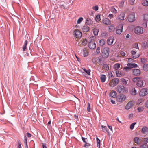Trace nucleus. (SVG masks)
<instances>
[{"instance_id": "obj_1", "label": "nucleus", "mask_w": 148, "mask_h": 148, "mask_svg": "<svg viewBox=\"0 0 148 148\" xmlns=\"http://www.w3.org/2000/svg\"><path fill=\"white\" fill-rule=\"evenodd\" d=\"M132 81L135 83L138 87H141L143 85V82L142 78L140 77H134L132 79Z\"/></svg>"}, {"instance_id": "obj_2", "label": "nucleus", "mask_w": 148, "mask_h": 148, "mask_svg": "<svg viewBox=\"0 0 148 148\" xmlns=\"http://www.w3.org/2000/svg\"><path fill=\"white\" fill-rule=\"evenodd\" d=\"M117 91L119 93L122 92L123 93H127L128 92L127 89L121 85H118L116 88Z\"/></svg>"}, {"instance_id": "obj_3", "label": "nucleus", "mask_w": 148, "mask_h": 148, "mask_svg": "<svg viewBox=\"0 0 148 148\" xmlns=\"http://www.w3.org/2000/svg\"><path fill=\"white\" fill-rule=\"evenodd\" d=\"M110 52L109 48L106 47L104 48L101 53V56L103 58H107Z\"/></svg>"}, {"instance_id": "obj_4", "label": "nucleus", "mask_w": 148, "mask_h": 148, "mask_svg": "<svg viewBox=\"0 0 148 148\" xmlns=\"http://www.w3.org/2000/svg\"><path fill=\"white\" fill-rule=\"evenodd\" d=\"M123 25L122 24H119L116 29V34L119 35L121 34L123 31Z\"/></svg>"}, {"instance_id": "obj_5", "label": "nucleus", "mask_w": 148, "mask_h": 148, "mask_svg": "<svg viewBox=\"0 0 148 148\" xmlns=\"http://www.w3.org/2000/svg\"><path fill=\"white\" fill-rule=\"evenodd\" d=\"M143 28L140 26L136 27L134 29L135 33L137 34H140L143 33Z\"/></svg>"}, {"instance_id": "obj_6", "label": "nucleus", "mask_w": 148, "mask_h": 148, "mask_svg": "<svg viewBox=\"0 0 148 148\" xmlns=\"http://www.w3.org/2000/svg\"><path fill=\"white\" fill-rule=\"evenodd\" d=\"M127 98L126 96L123 94L117 96L116 97V100L119 102H122L125 100Z\"/></svg>"}, {"instance_id": "obj_7", "label": "nucleus", "mask_w": 148, "mask_h": 148, "mask_svg": "<svg viewBox=\"0 0 148 148\" xmlns=\"http://www.w3.org/2000/svg\"><path fill=\"white\" fill-rule=\"evenodd\" d=\"M128 21L130 22L134 21L135 20V14L134 12H132L127 17Z\"/></svg>"}, {"instance_id": "obj_8", "label": "nucleus", "mask_w": 148, "mask_h": 148, "mask_svg": "<svg viewBox=\"0 0 148 148\" xmlns=\"http://www.w3.org/2000/svg\"><path fill=\"white\" fill-rule=\"evenodd\" d=\"M73 33L74 36L77 38H80L82 36V33L78 29H75Z\"/></svg>"}, {"instance_id": "obj_9", "label": "nucleus", "mask_w": 148, "mask_h": 148, "mask_svg": "<svg viewBox=\"0 0 148 148\" xmlns=\"http://www.w3.org/2000/svg\"><path fill=\"white\" fill-rule=\"evenodd\" d=\"M88 46L90 49H95L96 47L95 40H92L88 43Z\"/></svg>"}, {"instance_id": "obj_10", "label": "nucleus", "mask_w": 148, "mask_h": 148, "mask_svg": "<svg viewBox=\"0 0 148 148\" xmlns=\"http://www.w3.org/2000/svg\"><path fill=\"white\" fill-rule=\"evenodd\" d=\"M141 73V71L137 69H134L132 70V74L135 76H139Z\"/></svg>"}, {"instance_id": "obj_11", "label": "nucleus", "mask_w": 148, "mask_h": 148, "mask_svg": "<svg viewBox=\"0 0 148 148\" xmlns=\"http://www.w3.org/2000/svg\"><path fill=\"white\" fill-rule=\"evenodd\" d=\"M125 12H121L119 13L117 16V18L119 20H123L124 19L125 16Z\"/></svg>"}, {"instance_id": "obj_12", "label": "nucleus", "mask_w": 148, "mask_h": 148, "mask_svg": "<svg viewBox=\"0 0 148 148\" xmlns=\"http://www.w3.org/2000/svg\"><path fill=\"white\" fill-rule=\"evenodd\" d=\"M147 89L145 88H143L140 91L139 95L140 96L143 97L147 95Z\"/></svg>"}, {"instance_id": "obj_13", "label": "nucleus", "mask_w": 148, "mask_h": 148, "mask_svg": "<svg viewBox=\"0 0 148 148\" xmlns=\"http://www.w3.org/2000/svg\"><path fill=\"white\" fill-rule=\"evenodd\" d=\"M114 40V37L113 36H110L109 37L107 40V44L109 45H112L113 42Z\"/></svg>"}, {"instance_id": "obj_14", "label": "nucleus", "mask_w": 148, "mask_h": 148, "mask_svg": "<svg viewBox=\"0 0 148 148\" xmlns=\"http://www.w3.org/2000/svg\"><path fill=\"white\" fill-rule=\"evenodd\" d=\"M102 22L103 24L107 25H109L111 23V21L108 18H104L102 21Z\"/></svg>"}, {"instance_id": "obj_15", "label": "nucleus", "mask_w": 148, "mask_h": 148, "mask_svg": "<svg viewBox=\"0 0 148 148\" xmlns=\"http://www.w3.org/2000/svg\"><path fill=\"white\" fill-rule=\"evenodd\" d=\"M134 141L135 143L139 145L141 143L142 139L138 137H135L134 138Z\"/></svg>"}, {"instance_id": "obj_16", "label": "nucleus", "mask_w": 148, "mask_h": 148, "mask_svg": "<svg viewBox=\"0 0 148 148\" xmlns=\"http://www.w3.org/2000/svg\"><path fill=\"white\" fill-rule=\"evenodd\" d=\"M131 53L132 55V57L134 59L137 58H138L140 56V55L139 54H137L136 55H135L136 53V52L135 51L132 50L131 51Z\"/></svg>"}, {"instance_id": "obj_17", "label": "nucleus", "mask_w": 148, "mask_h": 148, "mask_svg": "<svg viewBox=\"0 0 148 148\" xmlns=\"http://www.w3.org/2000/svg\"><path fill=\"white\" fill-rule=\"evenodd\" d=\"M144 20L145 21V25H143V26L145 27H147V21H148V14H145L144 15Z\"/></svg>"}, {"instance_id": "obj_18", "label": "nucleus", "mask_w": 148, "mask_h": 148, "mask_svg": "<svg viewBox=\"0 0 148 148\" xmlns=\"http://www.w3.org/2000/svg\"><path fill=\"white\" fill-rule=\"evenodd\" d=\"M133 104L132 102L130 101L126 105L125 108L126 110H128L131 108L133 106Z\"/></svg>"}, {"instance_id": "obj_19", "label": "nucleus", "mask_w": 148, "mask_h": 148, "mask_svg": "<svg viewBox=\"0 0 148 148\" xmlns=\"http://www.w3.org/2000/svg\"><path fill=\"white\" fill-rule=\"evenodd\" d=\"M82 53L84 57L87 56L88 54V50L86 48H84L83 50Z\"/></svg>"}, {"instance_id": "obj_20", "label": "nucleus", "mask_w": 148, "mask_h": 148, "mask_svg": "<svg viewBox=\"0 0 148 148\" xmlns=\"http://www.w3.org/2000/svg\"><path fill=\"white\" fill-rule=\"evenodd\" d=\"M86 23L89 25H91L93 23V21L90 18H86Z\"/></svg>"}, {"instance_id": "obj_21", "label": "nucleus", "mask_w": 148, "mask_h": 148, "mask_svg": "<svg viewBox=\"0 0 148 148\" xmlns=\"http://www.w3.org/2000/svg\"><path fill=\"white\" fill-rule=\"evenodd\" d=\"M81 29L82 30L85 32H87L89 30V27L87 25L83 26L82 27Z\"/></svg>"}, {"instance_id": "obj_22", "label": "nucleus", "mask_w": 148, "mask_h": 148, "mask_svg": "<svg viewBox=\"0 0 148 148\" xmlns=\"http://www.w3.org/2000/svg\"><path fill=\"white\" fill-rule=\"evenodd\" d=\"M141 132L143 134H145L148 132V127L145 126L143 127L142 129Z\"/></svg>"}, {"instance_id": "obj_23", "label": "nucleus", "mask_w": 148, "mask_h": 148, "mask_svg": "<svg viewBox=\"0 0 148 148\" xmlns=\"http://www.w3.org/2000/svg\"><path fill=\"white\" fill-rule=\"evenodd\" d=\"M117 93L116 91H112L110 93V96L111 97L115 98L116 96Z\"/></svg>"}, {"instance_id": "obj_24", "label": "nucleus", "mask_w": 148, "mask_h": 148, "mask_svg": "<svg viewBox=\"0 0 148 148\" xmlns=\"http://www.w3.org/2000/svg\"><path fill=\"white\" fill-rule=\"evenodd\" d=\"M128 66H130V68H136L138 67V65L135 63H128L127 64Z\"/></svg>"}, {"instance_id": "obj_25", "label": "nucleus", "mask_w": 148, "mask_h": 148, "mask_svg": "<svg viewBox=\"0 0 148 148\" xmlns=\"http://www.w3.org/2000/svg\"><path fill=\"white\" fill-rule=\"evenodd\" d=\"M119 80L118 78H114L112 80V84L114 85H117L119 83Z\"/></svg>"}, {"instance_id": "obj_26", "label": "nucleus", "mask_w": 148, "mask_h": 148, "mask_svg": "<svg viewBox=\"0 0 148 148\" xmlns=\"http://www.w3.org/2000/svg\"><path fill=\"white\" fill-rule=\"evenodd\" d=\"M130 93L132 95H135L137 93V91L135 88H133L131 90Z\"/></svg>"}, {"instance_id": "obj_27", "label": "nucleus", "mask_w": 148, "mask_h": 148, "mask_svg": "<svg viewBox=\"0 0 148 148\" xmlns=\"http://www.w3.org/2000/svg\"><path fill=\"white\" fill-rule=\"evenodd\" d=\"M101 81L102 82H104L106 79V76L104 74H102L101 75L100 77Z\"/></svg>"}, {"instance_id": "obj_28", "label": "nucleus", "mask_w": 148, "mask_h": 148, "mask_svg": "<svg viewBox=\"0 0 148 148\" xmlns=\"http://www.w3.org/2000/svg\"><path fill=\"white\" fill-rule=\"evenodd\" d=\"M108 29L110 32H112L114 31L115 29V27L114 26L110 25L108 27Z\"/></svg>"}, {"instance_id": "obj_29", "label": "nucleus", "mask_w": 148, "mask_h": 148, "mask_svg": "<svg viewBox=\"0 0 148 148\" xmlns=\"http://www.w3.org/2000/svg\"><path fill=\"white\" fill-rule=\"evenodd\" d=\"M142 3L143 5L147 6H148V1L147 0H143Z\"/></svg>"}, {"instance_id": "obj_30", "label": "nucleus", "mask_w": 148, "mask_h": 148, "mask_svg": "<svg viewBox=\"0 0 148 148\" xmlns=\"http://www.w3.org/2000/svg\"><path fill=\"white\" fill-rule=\"evenodd\" d=\"M105 44V41L103 40H101L99 42V44L100 46H102L104 45Z\"/></svg>"}, {"instance_id": "obj_31", "label": "nucleus", "mask_w": 148, "mask_h": 148, "mask_svg": "<svg viewBox=\"0 0 148 148\" xmlns=\"http://www.w3.org/2000/svg\"><path fill=\"white\" fill-rule=\"evenodd\" d=\"M143 69L145 71H148V64H144L143 66Z\"/></svg>"}, {"instance_id": "obj_32", "label": "nucleus", "mask_w": 148, "mask_h": 148, "mask_svg": "<svg viewBox=\"0 0 148 148\" xmlns=\"http://www.w3.org/2000/svg\"><path fill=\"white\" fill-rule=\"evenodd\" d=\"M24 143L25 148H28L27 145V138L26 136H25L24 137Z\"/></svg>"}, {"instance_id": "obj_33", "label": "nucleus", "mask_w": 148, "mask_h": 148, "mask_svg": "<svg viewBox=\"0 0 148 148\" xmlns=\"http://www.w3.org/2000/svg\"><path fill=\"white\" fill-rule=\"evenodd\" d=\"M101 129L103 130V131L104 132H106L108 133H109V132H108V129L106 127V126H103V125H102L101 126Z\"/></svg>"}, {"instance_id": "obj_34", "label": "nucleus", "mask_w": 148, "mask_h": 148, "mask_svg": "<svg viewBox=\"0 0 148 148\" xmlns=\"http://www.w3.org/2000/svg\"><path fill=\"white\" fill-rule=\"evenodd\" d=\"M83 70L87 73V75H90V70L89 69L88 70H86L85 68L84 67L82 68Z\"/></svg>"}, {"instance_id": "obj_35", "label": "nucleus", "mask_w": 148, "mask_h": 148, "mask_svg": "<svg viewBox=\"0 0 148 148\" xmlns=\"http://www.w3.org/2000/svg\"><path fill=\"white\" fill-rule=\"evenodd\" d=\"M27 42V40H25V43L23 45V51H25L26 49Z\"/></svg>"}, {"instance_id": "obj_36", "label": "nucleus", "mask_w": 148, "mask_h": 148, "mask_svg": "<svg viewBox=\"0 0 148 148\" xmlns=\"http://www.w3.org/2000/svg\"><path fill=\"white\" fill-rule=\"evenodd\" d=\"M96 140L97 143V146L98 147L100 148V140L97 137H96Z\"/></svg>"}, {"instance_id": "obj_37", "label": "nucleus", "mask_w": 148, "mask_h": 148, "mask_svg": "<svg viewBox=\"0 0 148 148\" xmlns=\"http://www.w3.org/2000/svg\"><path fill=\"white\" fill-rule=\"evenodd\" d=\"M120 64L119 63L115 64L114 66V68L116 70H117L120 67Z\"/></svg>"}, {"instance_id": "obj_38", "label": "nucleus", "mask_w": 148, "mask_h": 148, "mask_svg": "<svg viewBox=\"0 0 148 148\" xmlns=\"http://www.w3.org/2000/svg\"><path fill=\"white\" fill-rule=\"evenodd\" d=\"M111 11L114 14L116 13L117 12V10H116L115 8L113 6L111 7Z\"/></svg>"}, {"instance_id": "obj_39", "label": "nucleus", "mask_w": 148, "mask_h": 148, "mask_svg": "<svg viewBox=\"0 0 148 148\" xmlns=\"http://www.w3.org/2000/svg\"><path fill=\"white\" fill-rule=\"evenodd\" d=\"M119 72V71H116V73L118 77H120L123 74V73Z\"/></svg>"}, {"instance_id": "obj_40", "label": "nucleus", "mask_w": 148, "mask_h": 148, "mask_svg": "<svg viewBox=\"0 0 148 148\" xmlns=\"http://www.w3.org/2000/svg\"><path fill=\"white\" fill-rule=\"evenodd\" d=\"M87 43V40L84 39L82 40V45H83L85 46L86 45Z\"/></svg>"}, {"instance_id": "obj_41", "label": "nucleus", "mask_w": 148, "mask_h": 148, "mask_svg": "<svg viewBox=\"0 0 148 148\" xmlns=\"http://www.w3.org/2000/svg\"><path fill=\"white\" fill-rule=\"evenodd\" d=\"M99 30L97 29H93V33L95 35L97 36L99 32Z\"/></svg>"}, {"instance_id": "obj_42", "label": "nucleus", "mask_w": 148, "mask_h": 148, "mask_svg": "<svg viewBox=\"0 0 148 148\" xmlns=\"http://www.w3.org/2000/svg\"><path fill=\"white\" fill-rule=\"evenodd\" d=\"M140 148H148V145L146 144H144L141 145L140 147Z\"/></svg>"}, {"instance_id": "obj_43", "label": "nucleus", "mask_w": 148, "mask_h": 148, "mask_svg": "<svg viewBox=\"0 0 148 148\" xmlns=\"http://www.w3.org/2000/svg\"><path fill=\"white\" fill-rule=\"evenodd\" d=\"M100 20V15H96V21H99Z\"/></svg>"}, {"instance_id": "obj_44", "label": "nucleus", "mask_w": 148, "mask_h": 148, "mask_svg": "<svg viewBox=\"0 0 148 148\" xmlns=\"http://www.w3.org/2000/svg\"><path fill=\"white\" fill-rule=\"evenodd\" d=\"M136 124V122H134L130 125V128L131 130H133V129L134 125Z\"/></svg>"}, {"instance_id": "obj_45", "label": "nucleus", "mask_w": 148, "mask_h": 148, "mask_svg": "<svg viewBox=\"0 0 148 148\" xmlns=\"http://www.w3.org/2000/svg\"><path fill=\"white\" fill-rule=\"evenodd\" d=\"M103 68L104 69L108 70L109 69V67L108 65L106 64H104L103 65Z\"/></svg>"}, {"instance_id": "obj_46", "label": "nucleus", "mask_w": 148, "mask_h": 148, "mask_svg": "<svg viewBox=\"0 0 148 148\" xmlns=\"http://www.w3.org/2000/svg\"><path fill=\"white\" fill-rule=\"evenodd\" d=\"M121 82L124 85H126L127 84V81L124 79H121Z\"/></svg>"}, {"instance_id": "obj_47", "label": "nucleus", "mask_w": 148, "mask_h": 148, "mask_svg": "<svg viewBox=\"0 0 148 148\" xmlns=\"http://www.w3.org/2000/svg\"><path fill=\"white\" fill-rule=\"evenodd\" d=\"M144 109L143 107H139L137 108V110L138 112H140L143 111Z\"/></svg>"}, {"instance_id": "obj_48", "label": "nucleus", "mask_w": 148, "mask_h": 148, "mask_svg": "<svg viewBox=\"0 0 148 148\" xmlns=\"http://www.w3.org/2000/svg\"><path fill=\"white\" fill-rule=\"evenodd\" d=\"M83 20V18L82 17H80L78 19L77 21V23L80 24L81 22Z\"/></svg>"}, {"instance_id": "obj_49", "label": "nucleus", "mask_w": 148, "mask_h": 148, "mask_svg": "<svg viewBox=\"0 0 148 148\" xmlns=\"http://www.w3.org/2000/svg\"><path fill=\"white\" fill-rule=\"evenodd\" d=\"M91 145L90 144L87 142L84 145V147L85 148H88L89 146Z\"/></svg>"}, {"instance_id": "obj_50", "label": "nucleus", "mask_w": 148, "mask_h": 148, "mask_svg": "<svg viewBox=\"0 0 148 148\" xmlns=\"http://www.w3.org/2000/svg\"><path fill=\"white\" fill-rule=\"evenodd\" d=\"M143 100L142 99H139L138 100L137 102V104L139 105L141 103H142L143 102Z\"/></svg>"}, {"instance_id": "obj_51", "label": "nucleus", "mask_w": 148, "mask_h": 148, "mask_svg": "<svg viewBox=\"0 0 148 148\" xmlns=\"http://www.w3.org/2000/svg\"><path fill=\"white\" fill-rule=\"evenodd\" d=\"M82 141L84 143H86L88 141V139L87 138H85L82 136Z\"/></svg>"}, {"instance_id": "obj_52", "label": "nucleus", "mask_w": 148, "mask_h": 148, "mask_svg": "<svg viewBox=\"0 0 148 148\" xmlns=\"http://www.w3.org/2000/svg\"><path fill=\"white\" fill-rule=\"evenodd\" d=\"M90 104L89 103H88V107H87V111L88 112H90Z\"/></svg>"}, {"instance_id": "obj_53", "label": "nucleus", "mask_w": 148, "mask_h": 148, "mask_svg": "<svg viewBox=\"0 0 148 148\" xmlns=\"http://www.w3.org/2000/svg\"><path fill=\"white\" fill-rule=\"evenodd\" d=\"M124 0H122L119 3V5L121 6H123V5L124 3Z\"/></svg>"}, {"instance_id": "obj_54", "label": "nucleus", "mask_w": 148, "mask_h": 148, "mask_svg": "<svg viewBox=\"0 0 148 148\" xmlns=\"http://www.w3.org/2000/svg\"><path fill=\"white\" fill-rule=\"evenodd\" d=\"M143 142L144 143H145V144H146L148 143V138H144L143 139Z\"/></svg>"}, {"instance_id": "obj_55", "label": "nucleus", "mask_w": 148, "mask_h": 148, "mask_svg": "<svg viewBox=\"0 0 148 148\" xmlns=\"http://www.w3.org/2000/svg\"><path fill=\"white\" fill-rule=\"evenodd\" d=\"M92 9L95 11H97L98 10V7L96 5L94 6H93L92 8Z\"/></svg>"}, {"instance_id": "obj_56", "label": "nucleus", "mask_w": 148, "mask_h": 148, "mask_svg": "<svg viewBox=\"0 0 148 148\" xmlns=\"http://www.w3.org/2000/svg\"><path fill=\"white\" fill-rule=\"evenodd\" d=\"M100 53V47H97L96 49V53L97 54Z\"/></svg>"}, {"instance_id": "obj_57", "label": "nucleus", "mask_w": 148, "mask_h": 148, "mask_svg": "<svg viewBox=\"0 0 148 148\" xmlns=\"http://www.w3.org/2000/svg\"><path fill=\"white\" fill-rule=\"evenodd\" d=\"M141 62L142 63H144L146 62V60L144 58H141Z\"/></svg>"}, {"instance_id": "obj_58", "label": "nucleus", "mask_w": 148, "mask_h": 148, "mask_svg": "<svg viewBox=\"0 0 148 148\" xmlns=\"http://www.w3.org/2000/svg\"><path fill=\"white\" fill-rule=\"evenodd\" d=\"M124 69L126 71H127L128 70H130L131 69V68H130V66H128L124 67Z\"/></svg>"}, {"instance_id": "obj_59", "label": "nucleus", "mask_w": 148, "mask_h": 148, "mask_svg": "<svg viewBox=\"0 0 148 148\" xmlns=\"http://www.w3.org/2000/svg\"><path fill=\"white\" fill-rule=\"evenodd\" d=\"M135 0H129V2L131 5H133L134 3Z\"/></svg>"}, {"instance_id": "obj_60", "label": "nucleus", "mask_w": 148, "mask_h": 148, "mask_svg": "<svg viewBox=\"0 0 148 148\" xmlns=\"http://www.w3.org/2000/svg\"><path fill=\"white\" fill-rule=\"evenodd\" d=\"M18 148H21V143L20 141V140H19L18 141Z\"/></svg>"}, {"instance_id": "obj_61", "label": "nucleus", "mask_w": 148, "mask_h": 148, "mask_svg": "<svg viewBox=\"0 0 148 148\" xmlns=\"http://www.w3.org/2000/svg\"><path fill=\"white\" fill-rule=\"evenodd\" d=\"M114 15L112 14H110L109 15L108 17L110 19H111L113 17Z\"/></svg>"}, {"instance_id": "obj_62", "label": "nucleus", "mask_w": 148, "mask_h": 148, "mask_svg": "<svg viewBox=\"0 0 148 148\" xmlns=\"http://www.w3.org/2000/svg\"><path fill=\"white\" fill-rule=\"evenodd\" d=\"M120 54L122 56H124L125 55V53L123 51H121L120 53Z\"/></svg>"}, {"instance_id": "obj_63", "label": "nucleus", "mask_w": 148, "mask_h": 148, "mask_svg": "<svg viewBox=\"0 0 148 148\" xmlns=\"http://www.w3.org/2000/svg\"><path fill=\"white\" fill-rule=\"evenodd\" d=\"M134 47L135 48H136V49H139L138 45L137 44H136V43L134 45Z\"/></svg>"}, {"instance_id": "obj_64", "label": "nucleus", "mask_w": 148, "mask_h": 148, "mask_svg": "<svg viewBox=\"0 0 148 148\" xmlns=\"http://www.w3.org/2000/svg\"><path fill=\"white\" fill-rule=\"evenodd\" d=\"M129 62H134V60L132 58H130L128 59Z\"/></svg>"}]
</instances>
